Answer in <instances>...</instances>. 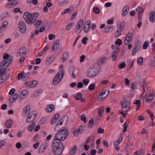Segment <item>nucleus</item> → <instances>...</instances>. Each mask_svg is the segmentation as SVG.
<instances>
[{
	"mask_svg": "<svg viewBox=\"0 0 155 155\" xmlns=\"http://www.w3.org/2000/svg\"><path fill=\"white\" fill-rule=\"evenodd\" d=\"M69 130L68 129L65 128L59 132L57 133L55 135L54 141L58 140L61 142L65 140L68 135Z\"/></svg>",
	"mask_w": 155,
	"mask_h": 155,
	"instance_id": "1",
	"label": "nucleus"
},
{
	"mask_svg": "<svg viewBox=\"0 0 155 155\" xmlns=\"http://www.w3.org/2000/svg\"><path fill=\"white\" fill-rule=\"evenodd\" d=\"M52 149L55 155H60L64 149V145L61 142L53 141Z\"/></svg>",
	"mask_w": 155,
	"mask_h": 155,
	"instance_id": "2",
	"label": "nucleus"
},
{
	"mask_svg": "<svg viewBox=\"0 0 155 155\" xmlns=\"http://www.w3.org/2000/svg\"><path fill=\"white\" fill-rule=\"evenodd\" d=\"M39 15L38 12L30 14L28 12H25L24 14L23 17L26 23L32 25L33 21L37 19Z\"/></svg>",
	"mask_w": 155,
	"mask_h": 155,
	"instance_id": "3",
	"label": "nucleus"
},
{
	"mask_svg": "<svg viewBox=\"0 0 155 155\" xmlns=\"http://www.w3.org/2000/svg\"><path fill=\"white\" fill-rule=\"evenodd\" d=\"M3 58L4 60L0 63V68L4 67L5 68H7L12 63L13 59V58L12 56H9L6 53L3 54Z\"/></svg>",
	"mask_w": 155,
	"mask_h": 155,
	"instance_id": "4",
	"label": "nucleus"
},
{
	"mask_svg": "<svg viewBox=\"0 0 155 155\" xmlns=\"http://www.w3.org/2000/svg\"><path fill=\"white\" fill-rule=\"evenodd\" d=\"M64 76L63 69L62 68V69L58 71L56 76L54 78L52 81L53 84L54 85H58Z\"/></svg>",
	"mask_w": 155,
	"mask_h": 155,
	"instance_id": "5",
	"label": "nucleus"
},
{
	"mask_svg": "<svg viewBox=\"0 0 155 155\" xmlns=\"http://www.w3.org/2000/svg\"><path fill=\"white\" fill-rule=\"evenodd\" d=\"M97 69L94 66H91L87 71V75L90 78H93L97 75Z\"/></svg>",
	"mask_w": 155,
	"mask_h": 155,
	"instance_id": "6",
	"label": "nucleus"
},
{
	"mask_svg": "<svg viewBox=\"0 0 155 155\" xmlns=\"http://www.w3.org/2000/svg\"><path fill=\"white\" fill-rule=\"evenodd\" d=\"M120 104L122 105L121 110L123 112H127L130 110L131 104L130 102L128 101L127 99L124 100Z\"/></svg>",
	"mask_w": 155,
	"mask_h": 155,
	"instance_id": "7",
	"label": "nucleus"
},
{
	"mask_svg": "<svg viewBox=\"0 0 155 155\" xmlns=\"http://www.w3.org/2000/svg\"><path fill=\"white\" fill-rule=\"evenodd\" d=\"M37 115L38 113L37 111H32L27 117L26 120V122L29 123L33 121L36 118Z\"/></svg>",
	"mask_w": 155,
	"mask_h": 155,
	"instance_id": "8",
	"label": "nucleus"
},
{
	"mask_svg": "<svg viewBox=\"0 0 155 155\" xmlns=\"http://www.w3.org/2000/svg\"><path fill=\"white\" fill-rule=\"evenodd\" d=\"M83 25V20L82 19H80L77 24L75 27V32L78 34L82 31Z\"/></svg>",
	"mask_w": 155,
	"mask_h": 155,
	"instance_id": "9",
	"label": "nucleus"
},
{
	"mask_svg": "<svg viewBox=\"0 0 155 155\" xmlns=\"http://www.w3.org/2000/svg\"><path fill=\"white\" fill-rule=\"evenodd\" d=\"M19 31L22 33H25L26 30V26L25 23L22 21H20L18 24Z\"/></svg>",
	"mask_w": 155,
	"mask_h": 155,
	"instance_id": "10",
	"label": "nucleus"
},
{
	"mask_svg": "<svg viewBox=\"0 0 155 155\" xmlns=\"http://www.w3.org/2000/svg\"><path fill=\"white\" fill-rule=\"evenodd\" d=\"M133 37L132 32H129L127 34L125 38L124 43L125 45H128L131 41Z\"/></svg>",
	"mask_w": 155,
	"mask_h": 155,
	"instance_id": "11",
	"label": "nucleus"
},
{
	"mask_svg": "<svg viewBox=\"0 0 155 155\" xmlns=\"http://www.w3.org/2000/svg\"><path fill=\"white\" fill-rule=\"evenodd\" d=\"M26 49V48L25 46L21 47L19 49L20 51L16 53L17 56L19 57L22 55H25L26 54V53L25 52Z\"/></svg>",
	"mask_w": 155,
	"mask_h": 155,
	"instance_id": "12",
	"label": "nucleus"
},
{
	"mask_svg": "<svg viewBox=\"0 0 155 155\" xmlns=\"http://www.w3.org/2000/svg\"><path fill=\"white\" fill-rule=\"evenodd\" d=\"M91 22L89 20L87 21L84 25L83 30L84 32L87 33L89 31L91 28Z\"/></svg>",
	"mask_w": 155,
	"mask_h": 155,
	"instance_id": "13",
	"label": "nucleus"
},
{
	"mask_svg": "<svg viewBox=\"0 0 155 155\" xmlns=\"http://www.w3.org/2000/svg\"><path fill=\"white\" fill-rule=\"evenodd\" d=\"M84 130L83 126L81 125L74 131V134L75 136H77L79 134H81Z\"/></svg>",
	"mask_w": 155,
	"mask_h": 155,
	"instance_id": "14",
	"label": "nucleus"
},
{
	"mask_svg": "<svg viewBox=\"0 0 155 155\" xmlns=\"http://www.w3.org/2000/svg\"><path fill=\"white\" fill-rule=\"evenodd\" d=\"M107 57H102L97 62L98 65L104 64H105L107 60Z\"/></svg>",
	"mask_w": 155,
	"mask_h": 155,
	"instance_id": "15",
	"label": "nucleus"
},
{
	"mask_svg": "<svg viewBox=\"0 0 155 155\" xmlns=\"http://www.w3.org/2000/svg\"><path fill=\"white\" fill-rule=\"evenodd\" d=\"M75 69L72 65H71L69 66L68 68L69 73L72 78H75L76 77L75 75L74 74Z\"/></svg>",
	"mask_w": 155,
	"mask_h": 155,
	"instance_id": "16",
	"label": "nucleus"
},
{
	"mask_svg": "<svg viewBox=\"0 0 155 155\" xmlns=\"http://www.w3.org/2000/svg\"><path fill=\"white\" fill-rule=\"evenodd\" d=\"M60 115L59 114H56L51 118L50 123L51 124H54L57 121V120L59 118Z\"/></svg>",
	"mask_w": 155,
	"mask_h": 155,
	"instance_id": "17",
	"label": "nucleus"
},
{
	"mask_svg": "<svg viewBox=\"0 0 155 155\" xmlns=\"http://www.w3.org/2000/svg\"><path fill=\"white\" fill-rule=\"evenodd\" d=\"M48 145L47 143H45V145L42 144L39 147L38 150V152L39 153H42L45 149V148L47 147Z\"/></svg>",
	"mask_w": 155,
	"mask_h": 155,
	"instance_id": "18",
	"label": "nucleus"
},
{
	"mask_svg": "<svg viewBox=\"0 0 155 155\" xmlns=\"http://www.w3.org/2000/svg\"><path fill=\"white\" fill-rule=\"evenodd\" d=\"M150 21L153 23L155 21V12L154 11L151 12L149 14Z\"/></svg>",
	"mask_w": 155,
	"mask_h": 155,
	"instance_id": "19",
	"label": "nucleus"
},
{
	"mask_svg": "<svg viewBox=\"0 0 155 155\" xmlns=\"http://www.w3.org/2000/svg\"><path fill=\"white\" fill-rule=\"evenodd\" d=\"M141 48V46L138 44H136L135 45L134 48L133 50L132 51V55L134 56L137 52V50H140Z\"/></svg>",
	"mask_w": 155,
	"mask_h": 155,
	"instance_id": "20",
	"label": "nucleus"
},
{
	"mask_svg": "<svg viewBox=\"0 0 155 155\" xmlns=\"http://www.w3.org/2000/svg\"><path fill=\"white\" fill-rule=\"evenodd\" d=\"M129 10V6L128 5H126L123 8L122 16L123 17H125L128 14Z\"/></svg>",
	"mask_w": 155,
	"mask_h": 155,
	"instance_id": "21",
	"label": "nucleus"
},
{
	"mask_svg": "<svg viewBox=\"0 0 155 155\" xmlns=\"http://www.w3.org/2000/svg\"><path fill=\"white\" fill-rule=\"evenodd\" d=\"M28 91L27 89H24L21 92V94L20 96L21 99H23L25 98L28 94Z\"/></svg>",
	"mask_w": 155,
	"mask_h": 155,
	"instance_id": "22",
	"label": "nucleus"
},
{
	"mask_svg": "<svg viewBox=\"0 0 155 155\" xmlns=\"http://www.w3.org/2000/svg\"><path fill=\"white\" fill-rule=\"evenodd\" d=\"M118 48L117 49H115L111 53V57L112 58V60L114 61L116 60L117 55V52Z\"/></svg>",
	"mask_w": 155,
	"mask_h": 155,
	"instance_id": "23",
	"label": "nucleus"
},
{
	"mask_svg": "<svg viewBox=\"0 0 155 155\" xmlns=\"http://www.w3.org/2000/svg\"><path fill=\"white\" fill-rule=\"evenodd\" d=\"M113 30V28L111 25H107L104 31L106 33H110Z\"/></svg>",
	"mask_w": 155,
	"mask_h": 155,
	"instance_id": "24",
	"label": "nucleus"
},
{
	"mask_svg": "<svg viewBox=\"0 0 155 155\" xmlns=\"http://www.w3.org/2000/svg\"><path fill=\"white\" fill-rule=\"evenodd\" d=\"M18 94L17 93H15L14 95L10 96L9 97V100L10 101V103H12L15 101L18 97Z\"/></svg>",
	"mask_w": 155,
	"mask_h": 155,
	"instance_id": "25",
	"label": "nucleus"
},
{
	"mask_svg": "<svg viewBox=\"0 0 155 155\" xmlns=\"http://www.w3.org/2000/svg\"><path fill=\"white\" fill-rule=\"evenodd\" d=\"M69 57L68 53L67 51H65L62 55L61 61L62 62H64L65 61H66L68 58Z\"/></svg>",
	"mask_w": 155,
	"mask_h": 155,
	"instance_id": "26",
	"label": "nucleus"
},
{
	"mask_svg": "<svg viewBox=\"0 0 155 155\" xmlns=\"http://www.w3.org/2000/svg\"><path fill=\"white\" fill-rule=\"evenodd\" d=\"M55 59L54 56L51 55L50 57L48 58L46 61V64L49 65L51 64Z\"/></svg>",
	"mask_w": 155,
	"mask_h": 155,
	"instance_id": "27",
	"label": "nucleus"
},
{
	"mask_svg": "<svg viewBox=\"0 0 155 155\" xmlns=\"http://www.w3.org/2000/svg\"><path fill=\"white\" fill-rule=\"evenodd\" d=\"M37 84V81H34L32 82H28L27 85L29 87H35Z\"/></svg>",
	"mask_w": 155,
	"mask_h": 155,
	"instance_id": "28",
	"label": "nucleus"
},
{
	"mask_svg": "<svg viewBox=\"0 0 155 155\" xmlns=\"http://www.w3.org/2000/svg\"><path fill=\"white\" fill-rule=\"evenodd\" d=\"M8 25V22L7 21H4L0 27V31L1 32L5 30L4 29Z\"/></svg>",
	"mask_w": 155,
	"mask_h": 155,
	"instance_id": "29",
	"label": "nucleus"
},
{
	"mask_svg": "<svg viewBox=\"0 0 155 155\" xmlns=\"http://www.w3.org/2000/svg\"><path fill=\"white\" fill-rule=\"evenodd\" d=\"M42 22L41 21L37 20L36 19L33 21V22L32 23V24H33L34 25H35L36 28H38V27L39 25L41 24Z\"/></svg>",
	"mask_w": 155,
	"mask_h": 155,
	"instance_id": "30",
	"label": "nucleus"
},
{
	"mask_svg": "<svg viewBox=\"0 0 155 155\" xmlns=\"http://www.w3.org/2000/svg\"><path fill=\"white\" fill-rule=\"evenodd\" d=\"M122 31V28H118V29L114 34L115 38H117L120 35H121V32Z\"/></svg>",
	"mask_w": 155,
	"mask_h": 155,
	"instance_id": "31",
	"label": "nucleus"
},
{
	"mask_svg": "<svg viewBox=\"0 0 155 155\" xmlns=\"http://www.w3.org/2000/svg\"><path fill=\"white\" fill-rule=\"evenodd\" d=\"M12 121L11 119L7 120L5 123V126L8 128H10L12 124Z\"/></svg>",
	"mask_w": 155,
	"mask_h": 155,
	"instance_id": "32",
	"label": "nucleus"
},
{
	"mask_svg": "<svg viewBox=\"0 0 155 155\" xmlns=\"http://www.w3.org/2000/svg\"><path fill=\"white\" fill-rule=\"evenodd\" d=\"M77 149V147L76 146H74V147L70 150V155H74L76 153Z\"/></svg>",
	"mask_w": 155,
	"mask_h": 155,
	"instance_id": "33",
	"label": "nucleus"
},
{
	"mask_svg": "<svg viewBox=\"0 0 155 155\" xmlns=\"http://www.w3.org/2000/svg\"><path fill=\"white\" fill-rule=\"evenodd\" d=\"M61 119H62V123H63L64 124H66L68 121L69 117L68 115H65L62 117Z\"/></svg>",
	"mask_w": 155,
	"mask_h": 155,
	"instance_id": "34",
	"label": "nucleus"
},
{
	"mask_svg": "<svg viewBox=\"0 0 155 155\" xmlns=\"http://www.w3.org/2000/svg\"><path fill=\"white\" fill-rule=\"evenodd\" d=\"M94 119L92 118L89 121V123L87 126V127L89 128H91L93 127L94 124Z\"/></svg>",
	"mask_w": 155,
	"mask_h": 155,
	"instance_id": "35",
	"label": "nucleus"
},
{
	"mask_svg": "<svg viewBox=\"0 0 155 155\" xmlns=\"http://www.w3.org/2000/svg\"><path fill=\"white\" fill-rule=\"evenodd\" d=\"M47 108L48 112L51 113L52 112L54 108V106L53 104H51L48 105Z\"/></svg>",
	"mask_w": 155,
	"mask_h": 155,
	"instance_id": "36",
	"label": "nucleus"
},
{
	"mask_svg": "<svg viewBox=\"0 0 155 155\" xmlns=\"http://www.w3.org/2000/svg\"><path fill=\"white\" fill-rule=\"evenodd\" d=\"M35 125V122H32L31 124L28 126V130L30 132H31L34 129V127Z\"/></svg>",
	"mask_w": 155,
	"mask_h": 155,
	"instance_id": "37",
	"label": "nucleus"
},
{
	"mask_svg": "<svg viewBox=\"0 0 155 155\" xmlns=\"http://www.w3.org/2000/svg\"><path fill=\"white\" fill-rule=\"evenodd\" d=\"M30 110V106L28 105L25 107L23 109V111L25 114H27L29 113Z\"/></svg>",
	"mask_w": 155,
	"mask_h": 155,
	"instance_id": "38",
	"label": "nucleus"
},
{
	"mask_svg": "<svg viewBox=\"0 0 155 155\" xmlns=\"http://www.w3.org/2000/svg\"><path fill=\"white\" fill-rule=\"evenodd\" d=\"M125 23L124 21H122L121 24H120L119 23L117 24V26L118 28H122V30H123L125 26Z\"/></svg>",
	"mask_w": 155,
	"mask_h": 155,
	"instance_id": "39",
	"label": "nucleus"
},
{
	"mask_svg": "<svg viewBox=\"0 0 155 155\" xmlns=\"http://www.w3.org/2000/svg\"><path fill=\"white\" fill-rule=\"evenodd\" d=\"M104 109V108L103 107H101L99 108L98 113V116L99 117H101L102 116Z\"/></svg>",
	"mask_w": 155,
	"mask_h": 155,
	"instance_id": "40",
	"label": "nucleus"
},
{
	"mask_svg": "<svg viewBox=\"0 0 155 155\" xmlns=\"http://www.w3.org/2000/svg\"><path fill=\"white\" fill-rule=\"evenodd\" d=\"M145 81L144 80H143V85H142V87H143V92L144 93L146 89H147L148 90L147 86V84H145Z\"/></svg>",
	"mask_w": 155,
	"mask_h": 155,
	"instance_id": "41",
	"label": "nucleus"
},
{
	"mask_svg": "<svg viewBox=\"0 0 155 155\" xmlns=\"http://www.w3.org/2000/svg\"><path fill=\"white\" fill-rule=\"evenodd\" d=\"M74 97L76 100H79L82 97L81 94L78 93L74 95Z\"/></svg>",
	"mask_w": 155,
	"mask_h": 155,
	"instance_id": "42",
	"label": "nucleus"
},
{
	"mask_svg": "<svg viewBox=\"0 0 155 155\" xmlns=\"http://www.w3.org/2000/svg\"><path fill=\"white\" fill-rule=\"evenodd\" d=\"M109 93V91H107V95L104 97H100L101 95H100V94L98 96V98L97 99V100L98 101H100L102 100L104 98L106 97L107 96H108Z\"/></svg>",
	"mask_w": 155,
	"mask_h": 155,
	"instance_id": "43",
	"label": "nucleus"
},
{
	"mask_svg": "<svg viewBox=\"0 0 155 155\" xmlns=\"http://www.w3.org/2000/svg\"><path fill=\"white\" fill-rule=\"evenodd\" d=\"M93 12L95 14H98L100 12L99 9L97 7H94L93 9Z\"/></svg>",
	"mask_w": 155,
	"mask_h": 155,
	"instance_id": "44",
	"label": "nucleus"
},
{
	"mask_svg": "<svg viewBox=\"0 0 155 155\" xmlns=\"http://www.w3.org/2000/svg\"><path fill=\"white\" fill-rule=\"evenodd\" d=\"M126 64L125 62H123L122 63L119 64L118 65V68L120 69H122L126 67Z\"/></svg>",
	"mask_w": 155,
	"mask_h": 155,
	"instance_id": "45",
	"label": "nucleus"
},
{
	"mask_svg": "<svg viewBox=\"0 0 155 155\" xmlns=\"http://www.w3.org/2000/svg\"><path fill=\"white\" fill-rule=\"evenodd\" d=\"M18 4V2L16 0H14L8 3L9 5L15 6Z\"/></svg>",
	"mask_w": 155,
	"mask_h": 155,
	"instance_id": "46",
	"label": "nucleus"
},
{
	"mask_svg": "<svg viewBox=\"0 0 155 155\" xmlns=\"http://www.w3.org/2000/svg\"><path fill=\"white\" fill-rule=\"evenodd\" d=\"M144 152L143 150H140L135 152L134 155H141L144 153Z\"/></svg>",
	"mask_w": 155,
	"mask_h": 155,
	"instance_id": "47",
	"label": "nucleus"
},
{
	"mask_svg": "<svg viewBox=\"0 0 155 155\" xmlns=\"http://www.w3.org/2000/svg\"><path fill=\"white\" fill-rule=\"evenodd\" d=\"M143 58L142 57H140L137 60V63L140 65H143Z\"/></svg>",
	"mask_w": 155,
	"mask_h": 155,
	"instance_id": "48",
	"label": "nucleus"
},
{
	"mask_svg": "<svg viewBox=\"0 0 155 155\" xmlns=\"http://www.w3.org/2000/svg\"><path fill=\"white\" fill-rule=\"evenodd\" d=\"M94 138V136H93L92 135L91 136L86 140L85 143L87 144L89 143L90 141L92 140Z\"/></svg>",
	"mask_w": 155,
	"mask_h": 155,
	"instance_id": "49",
	"label": "nucleus"
},
{
	"mask_svg": "<svg viewBox=\"0 0 155 155\" xmlns=\"http://www.w3.org/2000/svg\"><path fill=\"white\" fill-rule=\"evenodd\" d=\"M24 71H22L21 72L19 73L18 75L17 79L18 80H20L21 79H23V74Z\"/></svg>",
	"mask_w": 155,
	"mask_h": 155,
	"instance_id": "50",
	"label": "nucleus"
},
{
	"mask_svg": "<svg viewBox=\"0 0 155 155\" xmlns=\"http://www.w3.org/2000/svg\"><path fill=\"white\" fill-rule=\"evenodd\" d=\"M8 15L7 13H4L2 14L0 16V20H2L4 18H5Z\"/></svg>",
	"mask_w": 155,
	"mask_h": 155,
	"instance_id": "51",
	"label": "nucleus"
},
{
	"mask_svg": "<svg viewBox=\"0 0 155 155\" xmlns=\"http://www.w3.org/2000/svg\"><path fill=\"white\" fill-rule=\"evenodd\" d=\"M61 128L59 125H56L54 127V130L56 132H59L61 130Z\"/></svg>",
	"mask_w": 155,
	"mask_h": 155,
	"instance_id": "52",
	"label": "nucleus"
},
{
	"mask_svg": "<svg viewBox=\"0 0 155 155\" xmlns=\"http://www.w3.org/2000/svg\"><path fill=\"white\" fill-rule=\"evenodd\" d=\"M30 76V74L28 72L25 73L24 72L23 74V79H28Z\"/></svg>",
	"mask_w": 155,
	"mask_h": 155,
	"instance_id": "53",
	"label": "nucleus"
},
{
	"mask_svg": "<svg viewBox=\"0 0 155 155\" xmlns=\"http://www.w3.org/2000/svg\"><path fill=\"white\" fill-rule=\"evenodd\" d=\"M131 88L132 90H135L137 89L136 84L134 82L131 83Z\"/></svg>",
	"mask_w": 155,
	"mask_h": 155,
	"instance_id": "54",
	"label": "nucleus"
},
{
	"mask_svg": "<svg viewBox=\"0 0 155 155\" xmlns=\"http://www.w3.org/2000/svg\"><path fill=\"white\" fill-rule=\"evenodd\" d=\"M81 120L83 121L84 123H86V122L87 120L86 117L84 114H83L81 115Z\"/></svg>",
	"mask_w": 155,
	"mask_h": 155,
	"instance_id": "55",
	"label": "nucleus"
},
{
	"mask_svg": "<svg viewBox=\"0 0 155 155\" xmlns=\"http://www.w3.org/2000/svg\"><path fill=\"white\" fill-rule=\"evenodd\" d=\"M136 11L138 13H143L144 11V10L142 7L139 6L137 7L136 9Z\"/></svg>",
	"mask_w": 155,
	"mask_h": 155,
	"instance_id": "56",
	"label": "nucleus"
},
{
	"mask_svg": "<svg viewBox=\"0 0 155 155\" xmlns=\"http://www.w3.org/2000/svg\"><path fill=\"white\" fill-rule=\"evenodd\" d=\"M73 25V23H71L70 24L67 25L65 29L67 31H68L72 27Z\"/></svg>",
	"mask_w": 155,
	"mask_h": 155,
	"instance_id": "57",
	"label": "nucleus"
},
{
	"mask_svg": "<svg viewBox=\"0 0 155 155\" xmlns=\"http://www.w3.org/2000/svg\"><path fill=\"white\" fill-rule=\"evenodd\" d=\"M88 38L87 37H85L82 39L81 40V42L83 44L85 45L87 44V41L88 40Z\"/></svg>",
	"mask_w": 155,
	"mask_h": 155,
	"instance_id": "58",
	"label": "nucleus"
},
{
	"mask_svg": "<svg viewBox=\"0 0 155 155\" xmlns=\"http://www.w3.org/2000/svg\"><path fill=\"white\" fill-rule=\"evenodd\" d=\"M122 43V40L120 39H118L115 42V44L118 45L119 46L120 45H121Z\"/></svg>",
	"mask_w": 155,
	"mask_h": 155,
	"instance_id": "59",
	"label": "nucleus"
},
{
	"mask_svg": "<svg viewBox=\"0 0 155 155\" xmlns=\"http://www.w3.org/2000/svg\"><path fill=\"white\" fill-rule=\"evenodd\" d=\"M95 88V85L94 84H91L89 87V90L90 91H92Z\"/></svg>",
	"mask_w": 155,
	"mask_h": 155,
	"instance_id": "60",
	"label": "nucleus"
},
{
	"mask_svg": "<svg viewBox=\"0 0 155 155\" xmlns=\"http://www.w3.org/2000/svg\"><path fill=\"white\" fill-rule=\"evenodd\" d=\"M59 40L58 39H57L54 42L53 45H54L57 48L59 45Z\"/></svg>",
	"mask_w": 155,
	"mask_h": 155,
	"instance_id": "61",
	"label": "nucleus"
},
{
	"mask_svg": "<svg viewBox=\"0 0 155 155\" xmlns=\"http://www.w3.org/2000/svg\"><path fill=\"white\" fill-rule=\"evenodd\" d=\"M148 46V43L147 42H145L143 46V48L146 49L147 48Z\"/></svg>",
	"mask_w": 155,
	"mask_h": 155,
	"instance_id": "62",
	"label": "nucleus"
},
{
	"mask_svg": "<svg viewBox=\"0 0 155 155\" xmlns=\"http://www.w3.org/2000/svg\"><path fill=\"white\" fill-rule=\"evenodd\" d=\"M124 129L123 130V132L124 133L127 130V125L126 123H125L124 124Z\"/></svg>",
	"mask_w": 155,
	"mask_h": 155,
	"instance_id": "63",
	"label": "nucleus"
},
{
	"mask_svg": "<svg viewBox=\"0 0 155 155\" xmlns=\"http://www.w3.org/2000/svg\"><path fill=\"white\" fill-rule=\"evenodd\" d=\"M6 145V143L4 141L0 140V148H1L3 146Z\"/></svg>",
	"mask_w": 155,
	"mask_h": 155,
	"instance_id": "64",
	"label": "nucleus"
}]
</instances>
